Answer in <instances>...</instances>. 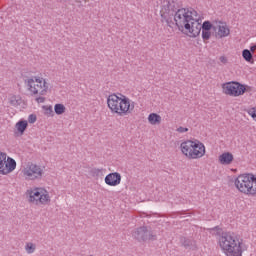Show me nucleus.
Returning <instances> with one entry per match:
<instances>
[{
  "label": "nucleus",
  "mask_w": 256,
  "mask_h": 256,
  "mask_svg": "<svg viewBox=\"0 0 256 256\" xmlns=\"http://www.w3.org/2000/svg\"><path fill=\"white\" fill-rule=\"evenodd\" d=\"M218 243L226 256H243V251H247L243 239L233 232H222L218 238Z\"/></svg>",
  "instance_id": "f257e3e1"
},
{
  "label": "nucleus",
  "mask_w": 256,
  "mask_h": 256,
  "mask_svg": "<svg viewBox=\"0 0 256 256\" xmlns=\"http://www.w3.org/2000/svg\"><path fill=\"white\" fill-rule=\"evenodd\" d=\"M108 109L111 113H116L119 117H125V115H131L135 109V102L125 96H117V94H110L107 98Z\"/></svg>",
  "instance_id": "f03ea898"
},
{
  "label": "nucleus",
  "mask_w": 256,
  "mask_h": 256,
  "mask_svg": "<svg viewBox=\"0 0 256 256\" xmlns=\"http://www.w3.org/2000/svg\"><path fill=\"white\" fill-rule=\"evenodd\" d=\"M198 13L193 8H178L174 15V25L179 31L191 28V21H194Z\"/></svg>",
  "instance_id": "7ed1b4c3"
},
{
  "label": "nucleus",
  "mask_w": 256,
  "mask_h": 256,
  "mask_svg": "<svg viewBox=\"0 0 256 256\" xmlns=\"http://www.w3.org/2000/svg\"><path fill=\"white\" fill-rule=\"evenodd\" d=\"M235 187L245 195H256V176L253 173L239 175L235 179Z\"/></svg>",
  "instance_id": "20e7f679"
},
{
  "label": "nucleus",
  "mask_w": 256,
  "mask_h": 256,
  "mask_svg": "<svg viewBox=\"0 0 256 256\" xmlns=\"http://www.w3.org/2000/svg\"><path fill=\"white\" fill-rule=\"evenodd\" d=\"M178 9L179 5L177 2L173 0H163L160 6L161 23H166L168 27L173 28V25H175L173 20L175 19V14Z\"/></svg>",
  "instance_id": "39448f33"
},
{
  "label": "nucleus",
  "mask_w": 256,
  "mask_h": 256,
  "mask_svg": "<svg viewBox=\"0 0 256 256\" xmlns=\"http://www.w3.org/2000/svg\"><path fill=\"white\" fill-rule=\"evenodd\" d=\"M180 149L188 159H201L205 155V145L199 140H187L181 143Z\"/></svg>",
  "instance_id": "423d86ee"
},
{
  "label": "nucleus",
  "mask_w": 256,
  "mask_h": 256,
  "mask_svg": "<svg viewBox=\"0 0 256 256\" xmlns=\"http://www.w3.org/2000/svg\"><path fill=\"white\" fill-rule=\"evenodd\" d=\"M27 84V89L30 91L32 95H47L49 91V85H47V81L40 77L29 78L25 80Z\"/></svg>",
  "instance_id": "0eeeda50"
},
{
  "label": "nucleus",
  "mask_w": 256,
  "mask_h": 256,
  "mask_svg": "<svg viewBox=\"0 0 256 256\" xmlns=\"http://www.w3.org/2000/svg\"><path fill=\"white\" fill-rule=\"evenodd\" d=\"M29 195L30 203H36V205H47L51 201L49 194L40 188H35L34 190L27 191Z\"/></svg>",
  "instance_id": "6e6552de"
},
{
  "label": "nucleus",
  "mask_w": 256,
  "mask_h": 256,
  "mask_svg": "<svg viewBox=\"0 0 256 256\" xmlns=\"http://www.w3.org/2000/svg\"><path fill=\"white\" fill-rule=\"evenodd\" d=\"M222 89L223 93H225V95H229L230 97H239L247 91L245 85L239 82H228L223 84Z\"/></svg>",
  "instance_id": "1a4fd4ad"
},
{
  "label": "nucleus",
  "mask_w": 256,
  "mask_h": 256,
  "mask_svg": "<svg viewBox=\"0 0 256 256\" xmlns=\"http://www.w3.org/2000/svg\"><path fill=\"white\" fill-rule=\"evenodd\" d=\"M132 236L136 241H157V235L153 234V231L147 229V226H141L137 228L133 233Z\"/></svg>",
  "instance_id": "9d476101"
},
{
  "label": "nucleus",
  "mask_w": 256,
  "mask_h": 256,
  "mask_svg": "<svg viewBox=\"0 0 256 256\" xmlns=\"http://www.w3.org/2000/svg\"><path fill=\"white\" fill-rule=\"evenodd\" d=\"M24 176L30 181L41 179V177H43V169L37 164H30L27 168H25Z\"/></svg>",
  "instance_id": "9b49d317"
},
{
  "label": "nucleus",
  "mask_w": 256,
  "mask_h": 256,
  "mask_svg": "<svg viewBox=\"0 0 256 256\" xmlns=\"http://www.w3.org/2000/svg\"><path fill=\"white\" fill-rule=\"evenodd\" d=\"M189 37H199L201 35V18L199 14L194 16V20L190 22V29H185Z\"/></svg>",
  "instance_id": "f8f14e48"
},
{
  "label": "nucleus",
  "mask_w": 256,
  "mask_h": 256,
  "mask_svg": "<svg viewBox=\"0 0 256 256\" xmlns=\"http://www.w3.org/2000/svg\"><path fill=\"white\" fill-rule=\"evenodd\" d=\"M17 167V162H15V159L8 158V162L5 160L2 162V167L0 168V175H9V173H12V171H15Z\"/></svg>",
  "instance_id": "ddd939ff"
},
{
  "label": "nucleus",
  "mask_w": 256,
  "mask_h": 256,
  "mask_svg": "<svg viewBox=\"0 0 256 256\" xmlns=\"http://www.w3.org/2000/svg\"><path fill=\"white\" fill-rule=\"evenodd\" d=\"M104 181L109 187H117V185H121V174L119 172L109 173Z\"/></svg>",
  "instance_id": "4468645a"
},
{
  "label": "nucleus",
  "mask_w": 256,
  "mask_h": 256,
  "mask_svg": "<svg viewBox=\"0 0 256 256\" xmlns=\"http://www.w3.org/2000/svg\"><path fill=\"white\" fill-rule=\"evenodd\" d=\"M231 30L227 27V24L220 22L218 25V32L215 34L219 39H223V37H229Z\"/></svg>",
  "instance_id": "2eb2a0df"
},
{
  "label": "nucleus",
  "mask_w": 256,
  "mask_h": 256,
  "mask_svg": "<svg viewBox=\"0 0 256 256\" xmlns=\"http://www.w3.org/2000/svg\"><path fill=\"white\" fill-rule=\"evenodd\" d=\"M233 154L231 152H224L218 157L220 165H231L233 163Z\"/></svg>",
  "instance_id": "dca6fc26"
},
{
  "label": "nucleus",
  "mask_w": 256,
  "mask_h": 256,
  "mask_svg": "<svg viewBox=\"0 0 256 256\" xmlns=\"http://www.w3.org/2000/svg\"><path fill=\"white\" fill-rule=\"evenodd\" d=\"M180 243L183 247H185V249H197V244L193 239H189L187 237H181Z\"/></svg>",
  "instance_id": "f3484780"
},
{
  "label": "nucleus",
  "mask_w": 256,
  "mask_h": 256,
  "mask_svg": "<svg viewBox=\"0 0 256 256\" xmlns=\"http://www.w3.org/2000/svg\"><path fill=\"white\" fill-rule=\"evenodd\" d=\"M148 121L150 125H161V115L157 113H151L148 116Z\"/></svg>",
  "instance_id": "a211bd4d"
},
{
  "label": "nucleus",
  "mask_w": 256,
  "mask_h": 256,
  "mask_svg": "<svg viewBox=\"0 0 256 256\" xmlns=\"http://www.w3.org/2000/svg\"><path fill=\"white\" fill-rule=\"evenodd\" d=\"M28 126L29 123L26 120H20L16 123V129L18 133H20V135H23V133H25Z\"/></svg>",
  "instance_id": "6ab92c4d"
},
{
  "label": "nucleus",
  "mask_w": 256,
  "mask_h": 256,
  "mask_svg": "<svg viewBox=\"0 0 256 256\" xmlns=\"http://www.w3.org/2000/svg\"><path fill=\"white\" fill-rule=\"evenodd\" d=\"M211 29H213V31H217V27L213 26L209 21H204L203 24H201L202 31H211Z\"/></svg>",
  "instance_id": "aec40b11"
},
{
  "label": "nucleus",
  "mask_w": 256,
  "mask_h": 256,
  "mask_svg": "<svg viewBox=\"0 0 256 256\" xmlns=\"http://www.w3.org/2000/svg\"><path fill=\"white\" fill-rule=\"evenodd\" d=\"M242 57L245 59L248 63H251L253 61V54L250 52L249 49H244L242 51Z\"/></svg>",
  "instance_id": "412c9836"
},
{
  "label": "nucleus",
  "mask_w": 256,
  "mask_h": 256,
  "mask_svg": "<svg viewBox=\"0 0 256 256\" xmlns=\"http://www.w3.org/2000/svg\"><path fill=\"white\" fill-rule=\"evenodd\" d=\"M9 103L12 107H19V105H21V98L13 95L10 97Z\"/></svg>",
  "instance_id": "4be33fe9"
},
{
  "label": "nucleus",
  "mask_w": 256,
  "mask_h": 256,
  "mask_svg": "<svg viewBox=\"0 0 256 256\" xmlns=\"http://www.w3.org/2000/svg\"><path fill=\"white\" fill-rule=\"evenodd\" d=\"M65 109V105L63 104H55L54 106V111L56 115H63V113H65Z\"/></svg>",
  "instance_id": "5701e85b"
},
{
  "label": "nucleus",
  "mask_w": 256,
  "mask_h": 256,
  "mask_svg": "<svg viewBox=\"0 0 256 256\" xmlns=\"http://www.w3.org/2000/svg\"><path fill=\"white\" fill-rule=\"evenodd\" d=\"M42 109L44 110V115H47V117H53L55 115L53 106H42Z\"/></svg>",
  "instance_id": "b1692460"
},
{
  "label": "nucleus",
  "mask_w": 256,
  "mask_h": 256,
  "mask_svg": "<svg viewBox=\"0 0 256 256\" xmlns=\"http://www.w3.org/2000/svg\"><path fill=\"white\" fill-rule=\"evenodd\" d=\"M90 175H92V177H101V175H103V169L92 168L90 170Z\"/></svg>",
  "instance_id": "393cba45"
},
{
  "label": "nucleus",
  "mask_w": 256,
  "mask_h": 256,
  "mask_svg": "<svg viewBox=\"0 0 256 256\" xmlns=\"http://www.w3.org/2000/svg\"><path fill=\"white\" fill-rule=\"evenodd\" d=\"M35 249H36L35 244H33L32 242L26 243L25 251H26L28 254L35 253Z\"/></svg>",
  "instance_id": "a878e982"
},
{
  "label": "nucleus",
  "mask_w": 256,
  "mask_h": 256,
  "mask_svg": "<svg viewBox=\"0 0 256 256\" xmlns=\"http://www.w3.org/2000/svg\"><path fill=\"white\" fill-rule=\"evenodd\" d=\"M203 41H209L211 39V30H202Z\"/></svg>",
  "instance_id": "bb28decb"
},
{
  "label": "nucleus",
  "mask_w": 256,
  "mask_h": 256,
  "mask_svg": "<svg viewBox=\"0 0 256 256\" xmlns=\"http://www.w3.org/2000/svg\"><path fill=\"white\" fill-rule=\"evenodd\" d=\"M7 159V154L0 152V169L3 167V162Z\"/></svg>",
  "instance_id": "cd10ccee"
},
{
  "label": "nucleus",
  "mask_w": 256,
  "mask_h": 256,
  "mask_svg": "<svg viewBox=\"0 0 256 256\" xmlns=\"http://www.w3.org/2000/svg\"><path fill=\"white\" fill-rule=\"evenodd\" d=\"M35 121H37V115L30 114L29 117H28V122L29 123H35Z\"/></svg>",
  "instance_id": "c85d7f7f"
},
{
  "label": "nucleus",
  "mask_w": 256,
  "mask_h": 256,
  "mask_svg": "<svg viewBox=\"0 0 256 256\" xmlns=\"http://www.w3.org/2000/svg\"><path fill=\"white\" fill-rule=\"evenodd\" d=\"M176 131H177L178 133H187V131H189V128H185V127H183V126H180V127H178V128L176 129Z\"/></svg>",
  "instance_id": "c756f323"
},
{
  "label": "nucleus",
  "mask_w": 256,
  "mask_h": 256,
  "mask_svg": "<svg viewBox=\"0 0 256 256\" xmlns=\"http://www.w3.org/2000/svg\"><path fill=\"white\" fill-rule=\"evenodd\" d=\"M36 101L38 103H45V97H43L42 95H40L39 97L36 98Z\"/></svg>",
  "instance_id": "7c9ffc66"
},
{
  "label": "nucleus",
  "mask_w": 256,
  "mask_h": 256,
  "mask_svg": "<svg viewBox=\"0 0 256 256\" xmlns=\"http://www.w3.org/2000/svg\"><path fill=\"white\" fill-rule=\"evenodd\" d=\"M220 61H221V63H223L224 65H227V57L221 56V57H220Z\"/></svg>",
  "instance_id": "2f4dec72"
},
{
  "label": "nucleus",
  "mask_w": 256,
  "mask_h": 256,
  "mask_svg": "<svg viewBox=\"0 0 256 256\" xmlns=\"http://www.w3.org/2000/svg\"><path fill=\"white\" fill-rule=\"evenodd\" d=\"M255 49H256V44H255L254 46H251V47H250V52L253 53V52L255 51Z\"/></svg>",
  "instance_id": "473e14b6"
},
{
  "label": "nucleus",
  "mask_w": 256,
  "mask_h": 256,
  "mask_svg": "<svg viewBox=\"0 0 256 256\" xmlns=\"http://www.w3.org/2000/svg\"><path fill=\"white\" fill-rule=\"evenodd\" d=\"M217 229H219V226L214 227L213 231H217Z\"/></svg>",
  "instance_id": "72a5a7b5"
}]
</instances>
